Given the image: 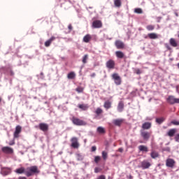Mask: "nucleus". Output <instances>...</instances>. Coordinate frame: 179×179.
Listing matches in <instances>:
<instances>
[{"label":"nucleus","instance_id":"nucleus-25","mask_svg":"<svg viewBox=\"0 0 179 179\" xmlns=\"http://www.w3.org/2000/svg\"><path fill=\"white\" fill-rule=\"evenodd\" d=\"M138 149L141 152H149L148 147H146L145 145H139Z\"/></svg>","mask_w":179,"mask_h":179},{"label":"nucleus","instance_id":"nucleus-8","mask_svg":"<svg viewBox=\"0 0 179 179\" xmlns=\"http://www.w3.org/2000/svg\"><path fill=\"white\" fill-rule=\"evenodd\" d=\"M101 26H103V24L100 20H95L92 23V27H94V29H100Z\"/></svg>","mask_w":179,"mask_h":179},{"label":"nucleus","instance_id":"nucleus-35","mask_svg":"<svg viewBox=\"0 0 179 179\" xmlns=\"http://www.w3.org/2000/svg\"><path fill=\"white\" fill-rule=\"evenodd\" d=\"M89 58V56L87 55H85L83 57V64H86L87 62V59Z\"/></svg>","mask_w":179,"mask_h":179},{"label":"nucleus","instance_id":"nucleus-1","mask_svg":"<svg viewBox=\"0 0 179 179\" xmlns=\"http://www.w3.org/2000/svg\"><path fill=\"white\" fill-rule=\"evenodd\" d=\"M38 173H40V171L36 166L27 167L25 169V176H27V177H31V176H34V174H38Z\"/></svg>","mask_w":179,"mask_h":179},{"label":"nucleus","instance_id":"nucleus-33","mask_svg":"<svg viewBox=\"0 0 179 179\" xmlns=\"http://www.w3.org/2000/svg\"><path fill=\"white\" fill-rule=\"evenodd\" d=\"M164 117L157 118L156 122H157V124H162V122H164Z\"/></svg>","mask_w":179,"mask_h":179},{"label":"nucleus","instance_id":"nucleus-42","mask_svg":"<svg viewBox=\"0 0 179 179\" xmlns=\"http://www.w3.org/2000/svg\"><path fill=\"white\" fill-rule=\"evenodd\" d=\"M175 141L176 142H179V134L175 136Z\"/></svg>","mask_w":179,"mask_h":179},{"label":"nucleus","instance_id":"nucleus-24","mask_svg":"<svg viewBox=\"0 0 179 179\" xmlns=\"http://www.w3.org/2000/svg\"><path fill=\"white\" fill-rule=\"evenodd\" d=\"M103 106L106 110L111 108V102H110V101H105Z\"/></svg>","mask_w":179,"mask_h":179},{"label":"nucleus","instance_id":"nucleus-9","mask_svg":"<svg viewBox=\"0 0 179 179\" xmlns=\"http://www.w3.org/2000/svg\"><path fill=\"white\" fill-rule=\"evenodd\" d=\"M115 45L116 46L117 50H122V48L125 47V45L121 41H116L115 42Z\"/></svg>","mask_w":179,"mask_h":179},{"label":"nucleus","instance_id":"nucleus-7","mask_svg":"<svg viewBox=\"0 0 179 179\" xmlns=\"http://www.w3.org/2000/svg\"><path fill=\"white\" fill-rule=\"evenodd\" d=\"M20 132H22V127H20V125H17L15 127V131L13 134L14 138H19V134H20Z\"/></svg>","mask_w":179,"mask_h":179},{"label":"nucleus","instance_id":"nucleus-29","mask_svg":"<svg viewBox=\"0 0 179 179\" xmlns=\"http://www.w3.org/2000/svg\"><path fill=\"white\" fill-rule=\"evenodd\" d=\"M96 131L99 134H106V130L104 129V127H99L97 128Z\"/></svg>","mask_w":179,"mask_h":179},{"label":"nucleus","instance_id":"nucleus-19","mask_svg":"<svg viewBox=\"0 0 179 179\" xmlns=\"http://www.w3.org/2000/svg\"><path fill=\"white\" fill-rule=\"evenodd\" d=\"M124 120L122 119H116L113 120L114 125H116L117 127L121 126V124H122Z\"/></svg>","mask_w":179,"mask_h":179},{"label":"nucleus","instance_id":"nucleus-44","mask_svg":"<svg viewBox=\"0 0 179 179\" xmlns=\"http://www.w3.org/2000/svg\"><path fill=\"white\" fill-rule=\"evenodd\" d=\"M97 179H106V176L104 175H101Z\"/></svg>","mask_w":179,"mask_h":179},{"label":"nucleus","instance_id":"nucleus-52","mask_svg":"<svg viewBox=\"0 0 179 179\" xmlns=\"http://www.w3.org/2000/svg\"><path fill=\"white\" fill-rule=\"evenodd\" d=\"M18 179H27L26 177H19Z\"/></svg>","mask_w":179,"mask_h":179},{"label":"nucleus","instance_id":"nucleus-46","mask_svg":"<svg viewBox=\"0 0 179 179\" xmlns=\"http://www.w3.org/2000/svg\"><path fill=\"white\" fill-rule=\"evenodd\" d=\"M136 73H137V75H141V70L140 69L136 70Z\"/></svg>","mask_w":179,"mask_h":179},{"label":"nucleus","instance_id":"nucleus-4","mask_svg":"<svg viewBox=\"0 0 179 179\" xmlns=\"http://www.w3.org/2000/svg\"><path fill=\"white\" fill-rule=\"evenodd\" d=\"M71 141V148H73L74 149H78L79 148V142H78V138L73 137Z\"/></svg>","mask_w":179,"mask_h":179},{"label":"nucleus","instance_id":"nucleus-48","mask_svg":"<svg viewBox=\"0 0 179 179\" xmlns=\"http://www.w3.org/2000/svg\"><path fill=\"white\" fill-rule=\"evenodd\" d=\"M99 171H100V170L99 169V168H95V169H94V173H99Z\"/></svg>","mask_w":179,"mask_h":179},{"label":"nucleus","instance_id":"nucleus-27","mask_svg":"<svg viewBox=\"0 0 179 179\" xmlns=\"http://www.w3.org/2000/svg\"><path fill=\"white\" fill-rule=\"evenodd\" d=\"M169 43L172 47H177V42L176 41V39L171 38L169 41Z\"/></svg>","mask_w":179,"mask_h":179},{"label":"nucleus","instance_id":"nucleus-38","mask_svg":"<svg viewBox=\"0 0 179 179\" xmlns=\"http://www.w3.org/2000/svg\"><path fill=\"white\" fill-rule=\"evenodd\" d=\"M101 159V157H100V156H96L95 159H94L95 163H99V162H100Z\"/></svg>","mask_w":179,"mask_h":179},{"label":"nucleus","instance_id":"nucleus-26","mask_svg":"<svg viewBox=\"0 0 179 179\" xmlns=\"http://www.w3.org/2000/svg\"><path fill=\"white\" fill-rule=\"evenodd\" d=\"M78 107L81 109L83 110L84 111L87 110L89 108V106L87 104H79Z\"/></svg>","mask_w":179,"mask_h":179},{"label":"nucleus","instance_id":"nucleus-37","mask_svg":"<svg viewBox=\"0 0 179 179\" xmlns=\"http://www.w3.org/2000/svg\"><path fill=\"white\" fill-rule=\"evenodd\" d=\"M107 156H108L107 152H106L105 151H103L102 152V157H103V160L107 159Z\"/></svg>","mask_w":179,"mask_h":179},{"label":"nucleus","instance_id":"nucleus-10","mask_svg":"<svg viewBox=\"0 0 179 179\" xmlns=\"http://www.w3.org/2000/svg\"><path fill=\"white\" fill-rule=\"evenodd\" d=\"M38 127L41 131H43V132H47V131H48V124L45 123H40Z\"/></svg>","mask_w":179,"mask_h":179},{"label":"nucleus","instance_id":"nucleus-54","mask_svg":"<svg viewBox=\"0 0 179 179\" xmlns=\"http://www.w3.org/2000/svg\"><path fill=\"white\" fill-rule=\"evenodd\" d=\"M167 48L170 49V47L168 46V45H166Z\"/></svg>","mask_w":179,"mask_h":179},{"label":"nucleus","instance_id":"nucleus-16","mask_svg":"<svg viewBox=\"0 0 179 179\" xmlns=\"http://www.w3.org/2000/svg\"><path fill=\"white\" fill-rule=\"evenodd\" d=\"M55 40V37L52 36L49 40L45 42V47H50L51 45V43Z\"/></svg>","mask_w":179,"mask_h":179},{"label":"nucleus","instance_id":"nucleus-40","mask_svg":"<svg viewBox=\"0 0 179 179\" xmlns=\"http://www.w3.org/2000/svg\"><path fill=\"white\" fill-rule=\"evenodd\" d=\"M171 124H173V125H179V122L177 120H173L171 122Z\"/></svg>","mask_w":179,"mask_h":179},{"label":"nucleus","instance_id":"nucleus-3","mask_svg":"<svg viewBox=\"0 0 179 179\" xmlns=\"http://www.w3.org/2000/svg\"><path fill=\"white\" fill-rule=\"evenodd\" d=\"M112 78H113L115 85H117V86H119V85H121V77H120L118 73H113L112 75Z\"/></svg>","mask_w":179,"mask_h":179},{"label":"nucleus","instance_id":"nucleus-45","mask_svg":"<svg viewBox=\"0 0 179 179\" xmlns=\"http://www.w3.org/2000/svg\"><path fill=\"white\" fill-rule=\"evenodd\" d=\"M176 103L179 104V98L178 99L175 98V104Z\"/></svg>","mask_w":179,"mask_h":179},{"label":"nucleus","instance_id":"nucleus-17","mask_svg":"<svg viewBox=\"0 0 179 179\" xmlns=\"http://www.w3.org/2000/svg\"><path fill=\"white\" fill-rule=\"evenodd\" d=\"M123 110H124V102L120 101L117 106V111H119V113H122Z\"/></svg>","mask_w":179,"mask_h":179},{"label":"nucleus","instance_id":"nucleus-13","mask_svg":"<svg viewBox=\"0 0 179 179\" xmlns=\"http://www.w3.org/2000/svg\"><path fill=\"white\" fill-rule=\"evenodd\" d=\"M176 132H177V129H171L167 132V135H168V136H170V138H173V136H174V135H176Z\"/></svg>","mask_w":179,"mask_h":179},{"label":"nucleus","instance_id":"nucleus-34","mask_svg":"<svg viewBox=\"0 0 179 179\" xmlns=\"http://www.w3.org/2000/svg\"><path fill=\"white\" fill-rule=\"evenodd\" d=\"M147 30H148L149 31H152V30H155V26L153 25H148L146 27Z\"/></svg>","mask_w":179,"mask_h":179},{"label":"nucleus","instance_id":"nucleus-55","mask_svg":"<svg viewBox=\"0 0 179 179\" xmlns=\"http://www.w3.org/2000/svg\"><path fill=\"white\" fill-rule=\"evenodd\" d=\"M9 173H6V175H8Z\"/></svg>","mask_w":179,"mask_h":179},{"label":"nucleus","instance_id":"nucleus-11","mask_svg":"<svg viewBox=\"0 0 179 179\" xmlns=\"http://www.w3.org/2000/svg\"><path fill=\"white\" fill-rule=\"evenodd\" d=\"M166 164L167 167L173 168L174 167V164H176V162L173 159H166Z\"/></svg>","mask_w":179,"mask_h":179},{"label":"nucleus","instance_id":"nucleus-51","mask_svg":"<svg viewBox=\"0 0 179 179\" xmlns=\"http://www.w3.org/2000/svg\"><path fill=\"white\" fill-rule=\"evenodd\" d=\"M68 27L70 30H72V25L69 24Z\"/></svg>","mask_w":179,"mask_h":179},{"label":"nucleus","instance_id":"nucleus-43","mask_svg":"<svg viewBox=\"0 0 179 179\" xmlns=\"http://www.w3.org/2000/svg\"><path fill=\"white\" fill-rule=\"evenodd\" d=\"M96 150H97V148L96 146H92L91 148L92 152H96Z\"/></svg>","mask_w":179,"mask_h":179},{"label":"nucleus","instance_id":"nucleus-56","mask_svg":"<svg viewBox=\"0 0 179 179\" xmlns=\"http://www.w3.org/2000/svg\"><path fill=\"white\" fill-rule=\"evenodd\" d=\"M1 101V98H0V102Z\"/></svg>","mask_w":179,"mask_h":179},{"label":"nucleus","instance_id":"nucleus-47","mask_svg":"<svg viewBox=\"0 0 179 179\" xmlns=\"http://www.w3.org/2000/svg\"><path fill=\"white\" fill-rule=\"evenodd\" d=\"M9 145H10V146H13V145H15V141H13L11 142H10Z\"/></svg>","mask_w":179,"mask_h":179},{"label":"nucleus","instance_id":"nucleus-2","mask_svg":"<svg viewBox=\"0 0 179 179\" xmlns=\"http://www.w3.org/2000/svg\"><path fill=\"white\" fill-rule=\"evenodd\" d=\"M71 121H72L73 124H74V125H78V126L86 125V122H85L83 120L76 118L75 117H73L71 119Z\"/></svg>","mask_w":179,"mask_h":179},{"label":"nucleus","instance_id":"nucleus-18","mask_svg":"<svg viewBox=\"0 0 179 179\" xmlns=\"http://www.w3.org/2000/svg\"><path fill=\"white\" fill-rule=\"evenodd\" d=\"M15 173H17V174H23V173H24V174H26V169H24V167H21V168L17 169L15 171Z\"/></svg>","mask_w":179,"mask_h":179},{"label":"nucleus","instance_id":"nucleus-28","mask_svg":"<svg viewBox=\"0 0 179 179\" xmlns=\"http://www.w3.org/2000/svg\"><path fill=\"white\" fill-rule=\"evenodd\" d=\"M76 76V74H75V72H71L67 75L68 79H75V77Z\"/></svg>","mask_w":179,"mask_h":179},{"label":"nucleus","instance_id":"nucleus-14","mask_svg":"<svg viewBox=\"0 0 179 179\" xmlns=\"http://www.w3.org/2000/svg\"><path fill=\"white\" fill-rule=\"evenodd\" d=\"M141 136L143 138V139H145L148 141V139L150 138V134L148 131H142Z\"/></svg>","mask_w":179,"mask_h":179},{"label":"nucleus","instance_id":"nucleus-20","mask_svg":"<svg viewBox=\"0 0 179 179\" xmlns=\"http://www.w3.org/2000/svg\"><path fill=\"white\" fill-rule=\"evenodd\" d=\"M152 127V123L150 122H145L142 125L143 129H150Z\"/></svg>","mask_w":179,"mask_h":179},{"label":"nucleus","instance_id":"nucleus-12","mask_svg":"<svg viewBox=\"0 0 179 179\" xmlns=\"http://www.w3.org/2000/svg\"><path fill=\"white\" fill-rule=\"evenodd\" d=\"M152 166V164H150L148 161H143L141 162V167L143 170H145L146 169H149Z\"/></svg>","mask_w":179,"mask_h":179},{"label":"nucleus","instance_id":"nucleus-5","mask_svg":"<svg viewBox=\"0 0 179 179\" xmlns=\"http://www.w3.org/2000/svg\"><path fill=\"white\" fill-rule=\"evenodd\" d=\"M2 152L6 155H12L13 153V148L10 147H3L1 148Z\"/></svg>","mask_w":179,"mask_h":179},{"label":"nucleus","instance_id":"nucleus-21","mask_svg":"<svg viewBox=\"0 0 179 179\" xmlns=\"http://www.w3.org/2000/svg\"><path fill=\"white\" fill-rule=\"evenodd\" d=\"M148 37L151 40H156V38H158L157 34L155 33L148 34Z\"/></svg>","mask_w":179,"mask_h":179},{"label":"nucleus","instance_id":"nucleus-31","mask_svg":"<svg viewBox=\"0 0 179 179\" xmlns=\"http://www.w3.org/2000/svg\"><path fill=\"white\" fill-rule=\"evenodd\" d=\"M76 159L78 160V161H82L83 160V155L80 154V153H76Z\"/></svg>","mask_w":179,"mask_h":179},{"label":"nucleus","instance_id":"nucleus-30","mask_svg":"<svg viewBox=\"0 0 179 179\" xmlns=\"http://www.w3.org/2000/svg\"><path fill=\"white\" fill-rule=\"evenodd\" d=\"M150 156L152 159H157V157L159 156V152L156 151H152Z\"/></svg>","mask_w":179,"mask_h":179},{"label":"nucleus","instance_id":"nucleus-39","mask_svg":"<svg viewBox=\"0 0 179 179\" xmlns=\"http://www.w3.org/2000/svg\"><path fill=\"white\" fill-rule=\"evenodd\" d=\"M135 13H142V10L141 8H136L134 10Z\"/></svg>","mask_w":179,"mask_h":179},{"label":"nucleus","instance_id":"nucleus-23","mask_svg":"<svg viewBox=\"0 0 179 179\" xmlns=\"http://www.w3.org/2000/svg\"><path fill=\"white\" fill-rule=\"evenodd\" d=\"M115 55H116L117 58H120V59H122L124 57V52H122V51H116Z\"/></svg>","mask_w":179,"mask_h":179},{"label":"nucleus","instance_id":"nucleus-36","mask_svg":"<svg viewBox=\"0 0 179 179\" xmlns=\"http://www.w3.org/2000/svg\"><path fill=\"white\" fill-rule=\"evenodd\" d=\"M101 113H103V110H101V108H98L96 111H95V113L97 115H100V114H101Z\"/></svg>","mask_w":179,"mask_h":179},{"label":"nucleus","instance_id":"nucleus-41","mask_svg":"<svg viewBox=\"0 0 179 179\" xmlns=\"http://www.w3.org/2000/svg\"><path fill=\"white\" fill-rule=\"evenodd\" d=\"M76 92L78 93H82V92H83V89L80 87L76 88Z\"/></svg>","mask_w":179,"mask_h":179},{"label":"nucleus","instance_id":"nucleus-50","mask_svg":"<svg viewBox=\"0 0 179 179\" xmlns=\"http://www.w3.org/2000/svg\"><path fill=\"white\" fill-rule=\"evenodd\" d=\"M94 76H96V73H93L92 74H91V78H94Z\"/></svg>","mask_w":179,"mask_h":179},{"label":"nucleus","instance_id":"nucleus-22","mask_svg":"<svg viewBox=\"0 0 179 179\" xmlns=\"http://www.w3.org/2000/svg\"><path fill=\"white\" fill-rule=\"evenodd\" d=\"M92 40V36L90 34H87L83 38L84 43H89Z\"/></svg>","mask_w":179,"mask_h":179},{"label":"nucleus","instance_id":"nucleus-15","mask_svg":"<svg viewBox=\"0 0 179 179\" xmlns=\"http://www.w3.org/2000/svg\"><path fill=\"white\" fill-rule=\"evenodd\" d=\"M167 101L169 104H176V97H174V96H169L167 99Z\"/></svg>","mask_w":179,"mask_h":179},{"label":"nucleus","instance_id":"nucleus-49","mask_svg":"<svg viewBox=\"0 0 179 179\" xmlns=\"http://www.w3.org/2000/svg\"><path fill=\"white\" fill-rule=\"evenodd\" d=\"M118 151L120 152V153H122V152H124V149L122 148H119Z\"/></svg>","mask_w":179,"mask_h":179},{"label":"nucleus","instance_id":"nucleus-32","mask_svg":"<svg viewBox=\"0 0 179 179\" xmlns=\"http://www.w3.org/2000/svg\"><path fill=\"white\" fill-rule=\"evenodd\" d=\"M114 4L116 8H120V6H121V0H115Z\"/></svg>","mask_w":179,"mask_h":179},{"label":"nucleus","instance_id":"nucleus-6","mask_svg":"<svg viewBox=\"0 0 179 179\" xmlns=\"http://www.w3.org/2000/svg\"><path fill=\"white\" fill-rule=\"evenodd\" d=\"M106 68H108V69H114L115 66V62H114V60L113 59H110L106 62Z\"/></svg>","mask_w":179,"mask_h":179},{"label":"nucleus","instance_id":"nucleus-53","mask_svg":"<svg viewBox=\"0 0 179 179\" xmlns=\"http://www.w3.org/2000/svg\"><path fill=\"white\" fill-rule=\"evenodd\" d=\"M176 16H178V13H175Z\"/></svg>","mask_w":179,"mask_h":179}]
</instances>
